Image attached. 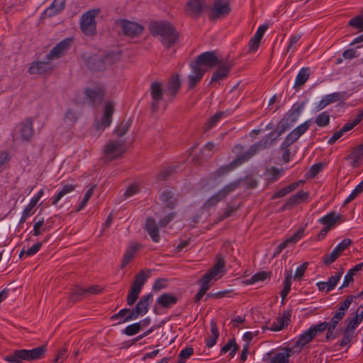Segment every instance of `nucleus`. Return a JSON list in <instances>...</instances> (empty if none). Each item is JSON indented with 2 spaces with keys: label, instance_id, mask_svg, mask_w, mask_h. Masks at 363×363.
I'll use <instances>...</instances> for the list:
<instances>
[{
  "label": "nucleus",
  "instance_id": "nucleus-5",
  "mask_svg": "<svg viewBox=\"0 0 363 363\" xmlns=\"http://www.w3.org/2000/svg\"><path fill=\"white\" fill-rule=\"evenodd\" d=\"M115 26L120 29L125 35L130 38L138 37L144 30V27L142 25L125 19L117 20L115 22Z\"/></svg>",
  "mask_w": 363,
  "mask_h": 363
},
{
  "label": "nucleus",
  "instance_id": "nucleus-53",
  "mask_svg": "<svg viewBox=\"0 0 363 363\" xmlns=\"http://www.w3.org/2000/svg\"><path fill=\"white\" fill-rule=\"evenodd\" d=\"M199 284L201 286L200 290L195 296V301L199 302L205 295L206 291L210 289V284L200 279Z\"/></svg>",
  "mask_w": 363,
  "mask_h": 363
},
{
  "label": "nucleus",
  "instance_id": "nucleus-10",
  "mask_svg": "<svg viewBox=\"0 0 363 363\" xmlns=\"http://www.w3.org/2000/svg\"><path fill=\"white\" fill-rule=\"evenodd\" d=\"M225 262L223 257L216 256V263L213 266L201 277V280L209 284L213 279L217 280L221 278L225 274Z\"/></svg>",
  "mask_w": 363,
  "mask_h": 363
},
{
  "label": "nucleus",
  "instance_id": "nucleus-21",
  "mask_svg": "<svg viewBox=\"0 0 363 363\" xmlns=\"http://www.w3.org/2000/svg\"><path fill=\"white\" fill-rule=\"evenodd\" d=\"M182 83L178 74H173L168 81L167 83V96H169V99L172 101L179 90L180 89Z\"/></svg>",
  "mask_w": 363,
  "mask_h": 363
},
{
  "label": "nucleus",
  "instance_id": "nucleus-52",
  "mask_svg": "<svg viewBox=\"0 0 363 363\" xmlns=\"http://www.w3.org/2000/svg\"><path fill=\"white\" fill-rule=\"evenodd\" d=\"M140 291H141L139 289H137L132 286L130 287L127 297L128 305L133 306L135 303L140 294Z\"/></svg>",
  "mask_w": 363,
  "mask_h": 363
},
{
  "label": "nucleus",
  "instance_id": "nucleus-33",
  "mask_svg": "<svg viewBox=\"0 0 363 363\" xmlns=\"http://www.w3.org/2000/svg\"><path fill=\"white\" fill-rule=\"evenodd\" d=\"M140 248H141V245H140V244H138V243L130 244V245L128 247V248L124 254V256H123V260L121 262V267L122 269H123L126 267V265L135 257L138 250Z\"/></svg>",
  "mask_w": 363,
  "mask_h": 363
},
{
  "label": "nucleus",
  "instance_id": "nucleus-50",
  "mask_svg": "<svg viewBox=\"0 0 363 363\" xmlns=\"http://www.w3.org/2000/svg\"><path fill=\"white\" fill-rule=\"evenodd\" d=\"M330 119V114L326 111H323L316 116L315 123L319 127H325L329 124Z\"/></svg>",
  "mask_w": 363,
  "mask_h": 363
},
{
  "label": "nucleus",
  "instance_id": "nucleus-46",
  "mask_svg": "<svg viewBox=\"0 0 363 363\" xmlns=\"http://www.w3.org/2000/svg\"><path fill=\"white\" fill-rule=\"evenodd\" d=\"M147 277L148 275L143 271H140L135 276V279L131 286L141 291Z\"/></svg>",
  "mask_w": 363,
  "mask_h": 363
},
{
  "label": "nucleus",
  "instance_id": "nucleus-39",
  "mask_svg": "<svg viewBox=\"0 0 363 363\" xmlns=\"http://www.w3.org/2000/svg\"><path fill=\"white\" fill-rule=\"evenodd\" d=\"M310 76V69L308 67H303L298 73L294 87H299L303 86L308 79Z\"/></svg>",
  "mask_w": 363,
  "mask_h": 363
},
{
  "label": "nucleus",
  "instance_id": "nucleus-49",
  "mask_svg": "<svg viewBox=\"0 0 363 363\" xmlns=\"http://www.w3.org/2000/svg\"><path fill=\"white\" fill-rule=\"evenodd\" d=\"M363 119V109L360 110L356 118L350 123H347L340 129L343 134L355 127Z\"/></svg>",
  "mask_w": 363,
  "mask_h": 363
},
{
  "label": "nucleus",
  "instance_id": "nucleus-34",
  "mask_svg": "<svg viewBox=\"0 0 363 363\" xmlns=\"http://www.w3.org/2000/svg\"><path fill=\"white\" fill-rule=\"evenodd\" d=\"M86 94L91 102H100L104 99V91L102 87L96 86L86 89Z\"/></svg>",
  "mask_w": 363,
  "mask_h": 363
},
{
  "label": "nucleus",
  "instance_id": "nucleus-16",
  "mask_svg": "<svg viewBox=\"0 0 363 363\" xmlns=\"http://www.w3.org/2000/svg\"><path fill=\"white\" fill-rule=\"evenodd\" d=\"M33 134L32 122L26 120L19 123L15 128L14 135L16 138L24 141L29 140Z\"/></svg>",
  "mask_w": 363,
  "mask_h": 363
},
{
  "label": "nucleus",
  "instance_id": "nucleus-37",
  "mask_svg": "<svg viewBox=\"0 0 363 363\" xmlns=\"http://www.w3.org/2000/svg\"><path fill=\"white\" fill-rule=\"evenodd\" d=\"M219 336V332L217 327V324L215 321L211 320V334L206 339V346L208 347H213L217 341Z\"/></svg>",
  "mask_w": 363,
  "mask_h": 363
},
{
  "label": "nucleus",
  "instance_id": "nucleus-13",
  "mask_svg": "<svg viewBox=\"0 0 363 363\" xmlns=\"http://www.w3.org/2000/svg\"><path fill=\"white\" fill-rule=\"evenodd\" d=\"M114 111V105L112 101H108L105 104L104 115L100 120L96 121L94 128L96 130H104L109 127L111 123V118Z\"/></svg>",
  "mask_w": 363,
  "mask_h": 363
},
{
  "label": "nucleus",
  "instance_id": "nucleus-18",
  "mask_svg": "<svg viewBox=\"0 0 363 363\" xmlns=\"http://www.w3.org/2000/svg\"><path fill=\"white\" fill-rule=\"evenodd\" d=\"M206 6V0H189L186 4L185 11L192 18L199 17Z\"/></svg>",
  "mask_w": 363,
  "mask_h": 363
},
{
  "label": "nucleus",
  "instance_id": "nucleus-61",
  "mask_svg": "<svg viewBox=\"0 0 363 363\" xmlns=\"http://www.w3.org/2000/svg\"><path fill=\"white\" fill-rule=\"evenodd\" d=\"M174 172V169L172 167H167L164 168L157 175V179L160 181L166 179L170 174Z\"/></svg>",
  "mask_w": 363,
  "mask_h": 363
},
{
  "label": "nucleus",
  "instance_id": "nucleus-4",
  "mask_svg": "<svg viewBox=\"0 0 363 363\" xmlns=\"http://www.w3.org/2000/svg\"><path fill=\"white\" fill-rule=\"evenodd\" d=\"M263 148H264V145L261 143L252 145L247 152L238 157L228 165L220 167L217 171L218 174L223 175L235 169L236 167L248 161L257 152L258 150Z\"/></svg>",
  "mask_w": 363,
  "mask_h": 363
},
{
  "label": "nucleus",
  "instance_id": "nucleus-60",
  "mask_svg": "<svg viewBox=\"0 0 363 363\" xmlns=\"http://www.w3.org/2000/svg\"><path fill=\"white\" fill-rule=\"evenodd\" d=\"M140 330V325L138 323L127 326L124 330V333L128 336L137 334Z\"/></svg>",
  "mask_w": 363,
  "mask_h": 363
},
{
  "label": "nucleus",
  "instance_id": "nucleus-17",
  "mask_svg": "<svg viewBox=\"0 0 363 363\" xmlns=\"http://www.w3.org/2000/svg\"><path fill=\"white\" fill-rule=\"evenodd\" d=\"M311 121L308 120L294 129L285 138L284 141L283 142V147H289L294 142H296L304 133L308 130Z\"/></svg>",
  "mask_w": 363,
  "mask_h": 363
},
{
  "label": "nucleus",
  "instance_id": "nucleus-36",
  "mask_svg": "<svg viewBox=\"0 0 363 363\" xmlns=\"http://www.w3.org/2000/svg\"><path fill=\"white\" fill-rule=\"evenodd\" d=\"M177 301V298L174 295L167 293L162 294L157 300V303L164 308H169Z\"/></svg>",
  "mask_w": 363,
  "mask_h": 363
},
{
  "label": "nucleus",
  "instance_id": "nucleus-8",
  "mask_svg": "<svg viewBox=\"0 0 363 363\" xmlns=\"http://www.w3.org/2000/svg\"><path fill=\"white\" fill-rule=\"evenodd\" d=\"M242 179L234 181L221 189L218 193L210 197L205 203V206L210 208L223 200L229 194L238 188L242 183Z\"/></svg>",
  "mask_w": 363,
  "mask_h": 363
},
{
  "label": "nucleus",
  "instance_id": "nucleus-23",
  "mask_svg": "<svg viewBox=\"0 0 363 363\" xmlns=\"http://www.w3.org/2000/svg\"><path fill=\"white\" fill-rule=\"evenodd\" d=\"M220 60H218L213 52H206L200 55L196 60L195 65H205L210 67H215Z\"/></svg>",
  "mask_w": 363,
  "mask_h": 363
},
{
  "label": "nucleus",
  "instance_id": "nucleus-47",
  "mask_svg": "<svg viewBox=\"0 0 363 363\" xmlns=\"http://www.w3.org/2000/svg\"><path fill=\"white\" fill-rule=\"evenodd\" d=\"M291 286V272L287 271L285 273L284 286V289L281 291V296L282 299H284L289 294Z\"/></svg>",
  "mask_w": 363,
  "mask_h": 363
},
{
  "label": "nucleus",
  "instance_id": "nucleus-1",
  "mask_svg": "<svg viewBox=\"0 0 363 363\" xmlns=\"http://www.w3.org/2000/svg\"><path fill=\"white\" fill-rule=\"evenodd\" d=\"M150 30L153 36L158 37L162 44L169 49L179 41V33L169 22H153L150 25Z\"/></svg>",
  "mask_w": 363,
  "mask_h": 363
},
{
  "label": "nucleus",
  "instance_id": "nucleus-2",
  "mask_svg": "<svg viewBox=\"0 0 363 363\" xmlns=\"http://www.w3.org/2000/svg\"><path fill=\"white\" fill-rule=\"evenodd\" d=\"M127 139H111L104 147V157L106 160H113L123 157L127 152Z\"/></svg>",
  "mask_w": 363,
  "mask_h": 363
},
{
  "label": "nucleus",
  "instance_id": "nucleus-43",
  "mask_svg": "<svg viewBox=\"0 0 363 363\" xmlns=\"http://www.w3.org/2000/svg\"><path fill=\"white\" fill-rule=\"evenodd\" d=\"M75 186L72 184L65 185L62 189L52 199H50L52 205H56L57 202L66 194L74 190Z\"/></svg>",
  "mask_w": 363,
  "mask_h": 363
},
{
  "label": "nucleus",
  "instance_id": "nucleus-44",
  "mask_svg": "<svg viewBox=\"0 0 363 363\" xmlns=\"http://www.w3.org/2000/svg\"><path fill=\"white\" fill-rule=\"evenodd\" d=\"M160 199L169 208H174L177 203V199L174 198L173 194L170 191H164L161 194Z\"/></svg>",
  "mask_w": 363,
  "mask_h": 363
},
{
  "label": "nucleus",
  "instance_id": "nucleus-55",
  "mask_svg": "<svg viewBox=\"0 0 363 363\" xmlns=\"http://www.w3.org/2000/svg\"><path fill=\"white\" fill-rule=\"evenodd\" d=\"M348 25L351 27L363 31V16L359 15L350 20Z\"/></svg>",
  "mask_w": 363,
  "mask_h": 363
},
{
  "label": "nucleus",
  "instance_id": "nucleus-6",
  "mask_svg": "<svg viewBox=\"0 0 363 363\" xmlns=\"http://www.w3.org/2000/svg\"><path fill=\"white\" fill-rule=\"evenodd\" d=\"M99 13V9H93L82 15L80 21V28L85 35L91 36L95 35L96 26L95 18Z\"/></svg>",
  "mask_w": 363,
  "mask_h": 363
},
{
  "label": "nucleus",
  "instance_id": "nucleus-59",
  "mask_svg": "<svg viewBox=\"0 0 363 363\" xmlns=\"http://www.w3.org/2000/svg\"><path fill=\"white\" fill-rule=\"evenodd\" d=\"M268 277V274L265 272H260L254 274L250 279L247 281L248 284H252L255 282L263 281Z\"/></svg>",
  "mask_w": 363,
  "mask_h": 363
},
{
  "label": "nucleus",
  "instance_id": "nucleus-30",
  "mask_svg": "<svg viewBox=\"0 0 363 363\" xmlns=\"http://www.w3.org/2000/svg\"><path fill=\"white\" fill-rule=\"evenodd\" d=\"M342 98V94L339 92H335L325 96L316 105L315 111H320L327 106L340 101Z\"/></svg>",
  "mask_w": 363,
  "mask_h": 363
},
{
  "label": "nucleus",
  "instance_id": "nucleus-3",
  "mask_svg": "<svg viewBox=\"0 0 363 363\" xmlns=\"http://www.w3.org/2000/svg\"><path fill=\"white\" fill-rule=\"evenodd\" d=\"M44 347H36L33 350H17L12 354L4 357V360L12 363H21L23 361H33L43 356Z\"/></svg>",
  "mask_w": 363,
  "mask_h": 363
},
{
  "label": "nucleus",
  "instance_id": "nucleus-64",
  "mask_svg": "<svg viewBox=\"0 0 363 363\" xmlns=\"http://www.w3.org/2000/svg\"><path fill=\"white\" fill-rule=\"evenodd\" d=\"M352 243V240L349 238L344 239L340 243L338 244L336 247H335V250L337 251L339 254H342V252L347 248Z\"/></svg>",
  "mask_w": 363,
  "mask_h": 363
},
{
  "label": "nucleus",
  "instance_id": "nucleus-14",
  "mask_svg": "<svg viewBox=\"0 0 363 363\" xmlns=\"http://www.w3.org/2000/svg\"><path fill=\"white\" fill-rule=\"evenodd\" d=\"M114 111V105L112 101H108L105 104L104 115L100 120L96 121L94 128L96 130H104L109 127L111 123V118Z\"/></svg>",
  "mask_w": 363,
  "mask_h": 363
},
{
  "label": "nucleus",
  "instance_id": "nucleus-38",
  "mask_svg": "<svg viewBox=\"0 0 363 363\" xmlns=\"http://www.w3.org/2000/svg\"><path fill=\"white\" fill-rule=\"evenodd\" d=\"M340 218V216L337 215L335 212H331L328 213L326 216L320 218L319 219V222L325 225L326 228L331 229L333 228L337 220Z\"/></svg>",
  "mask_w": 363,
  "mask_h": 363
},
{
  "label": "nucleus",
  "instance_id": "nucleus-31",
  "mask_svg": "<svg viewBox=\"0 0 363 363\" xmlns=\"http://www.w3.org/2000/svg\"><path fill=\"white\" fill-rule=\"evenodd\" d=\"M131 122L130 119L123 120L114 129L113 135L116 137L114 139H127L125 135H127Z\"/></svg>",
  "mask_w": 363,
  "mask_h": 363
},
{
  "label": "nucleus",
  "instance_id": "nucleus-19",
  "mask_svg": "<svg viewBox=\"0 0 363 363\" xmlns=\"http://www.w3.org/2000/svg\"><path fill=\"white\" fill-rule=\"evenodd\" d=\"M217 65L218 67L212 75L211 79V83L218 82L225 79L233 66V64L228 61H220Z\"/></svg>",
  "mask_w": 363,
  "mask_h": 363
},
{
  "label": "nucleus",
  "instance_id": "nucleus-9",
  "mask_svg": "<svg viewBox=\"0 0 363 363\" xmlns=\"http://www.w3.org/2000/svg\"><path fill=\"white\" fill-rule=\"evenodd\" d=\"M230 0H215L210 12L211 21H217L225 18L230 13Z\"/></svg>",
  "mask_w": 363,
  "mask_h": 363
},
{
  "label": "nucleus",
  "instance_id": "nucleus-7",
  "mask_svg": "<svg viewBox=\"0 0 363 363\" xmlns=\"http://www.w3.org/2000/svg\"><path fill=\"white\" fill-rule=\"evenodd\" d=\"M153 300L152 294L143 296L136 304L135 307L125 318L124 322L134 320L140 315L146 314L149 310V306Z\"/></svg>",
  "mask_w": 363,
  "mask_h": 363
},
{
  "label": "nucleus",
  "instance_id": "nucleus-12",
  "mask_svg": "<svg viewBox=\"0 0 363 363\" xmlns=\"http://www.w3.org/2000/svg\"><path fill=\"white\" fill-rule=\"evenodd\" d=\"M325 324H318L311 326L304 333L300 335L298 340L296 342L294 347L302 348L308 343L311 342L312 340L317 336L318 334L323 332V329L325 328Z\"/></svg>",
  "mask_w": 363,
  "mask_h": 363
},
{
  "label": "nucleus",
  "instance_id": "nucleus-28",
  "mask_svg": "<svg viewBox=\"0 0 363 363\" xmlns=\"http://www.w3.org/2000/svg\"><path fill=\"white\" fill-rule=\"evenodd\" d=\"M308 197V193L303 191H298L296 194L289 198L283 206V209L290 208L304 202Z\"/></svg>",
  "mask_w": 363,
  "mask_h": 363
},
{
  "label": "nucleus",
  "instance_id": "nucleus-48",
  "mask_svg": "<svg viewBox=\"0 0 363 363\" xmlns=\"http://www.w3.org/2000/svg\"><path fill=\"white\" fill-rule=\"evenodd\" d=\"M223 114H224L223 112H218L215 115H213L212 117H211L208 119V121L206 123L204 128H203V131L207 132L209 130H211L213 127H214L216 125V123H218V121H219L220 119L222 118Z\"/></svg>",
  "mask_w": 363,
  "mask_h": 363
},
{
  "label": "nucleus",
  "instance_id": "nucleus-54",
  "mask_svg": "<svg viewBox=\"0 0 363 363\" xmlns=\"http://www.w3.org/2000/svg\"><path fill=\"white\" fill-rule=\"evenodd\" d=\"M199 284L201 286L200 290L195 296V301L199 302L205 295L206 291L210 289V284L200 279Z\"/></svg>",
  "mask_w": 363,
  "mask_h": 363
},
{
  "label": "nucleus",
  "instance_id": "nucleus-32",
  "mask_svg": "<svg viewBox=\"0 0 363 363\" xmlns=\"http://www.w3.org/2000/svg\"><path fill=\"white\" fill-rule=\"evenodd\" d=\"M291 313L289 311H284L283 313L277 317L272 325L270 330L272 331H279L282 330L290 321Z\"/></svg>",
  "mask_w": 363,
  "mask_h": 363
},
{
  "label": "nucleus",
  "instance_id": "nucleus-35",
  "mask_svg": "<svg viewBox=\"0 0 363 363\" xmlns=\"http://www.w3.org/2000/svg\"><path fill=\"white\" fill-rule=\"evenodd\" d=\"M146 230L154 242L160 240L159 230L155 219L148 218L146 220Z\"/></svg>",
  "mask_w": 363,
  "mask_h": 363
},
{
  "label": "nucleus",
  "instance_id": "nucleus-41",
  "mask_svg": "<svg viewBox=\"0 0 363 363\" xmlns=\"http://www.w3.org/2000/svg\"><path fill=\"white\" fill-rule=\"evenodd\" d=\"M357 296H348L343 302H342L339 306L338 310L335 313V315H340V318H343L345 315L346 311L349 308L350 306L352 303L354 298Z\"/></svg>",
  "mask_w": 363,
  "mask_h": 363
},
{
  "label": "nucleus",
  "instance_id": "nucleus-22",
  "mask_svg": "<svg viewBox=\"0 0 363 363\" xmlns=\"http://www.w3.org/2000/svg\"><path fill=\"white\" fill-rule=\"evenodd\" d=\"M47 17L61 13L65 8L66 0H47Z\"/></svg>",
  "mask_w": 363,
  "mask_h": 363
},
{
  "label": "nucleus",
  "instance_id": "nucleus-63",
  "mask_svg": "<svg viewBox=\"0 0 363 363\" xmlns=\"http://www.w3.org/2000/svg\"><path fill=\"white\" fill-rule=\"evenodd\" d=\"M86 295L87 291H86V289L77 288L72 294L71 298L73 300V301H77L80 298L81 296H85Z\"/></svg>",
  "mask_w": 363,
  "mask_h": 363
},
{
  "label": "nucleus",
  "instance_id": "nucleus-58",
  "mask_svg": "<svg viewBox=\"0 0 363 363\" xmlns=\"http://www.w3.org/2000/svg\"><path fill=\"white\" fill-rule=\"evenodd\" d=\"M341 255L336 251V250H333L330 254L325 255L323 257V262L328 265L333 262H334Z\"/></svg>",
  "mask_w": 363,
  "mask_h": 363
},
{
  "label": "nucleus",
  "instance_id": "nucleus-57",
  "mask_svg": "<svg viewBox=\"0 0 363 363\" xmlns=\"http://www.w3.org/2000/svg\"><path fill=\"white\" fill-rule=\"evenodd\" d=\"M343 274V269H340L338 272H337L335 275L330 277L328 280V284H329V289H333L337 282L340 281Z\"/></svg>",
  "mask_w": 363,
  "mask_h": 363
},
{
  "label": "nucleus",
  "instance_id": "nucleus-56",
  "mask_svg": "<svg viewBox=\"0 0 363 363\" xmlns=\"http://www.w3.org/2000/svg\"><path fill=\"white\" fill-rule=\"evenodd\" d=\"M342 320V318H340V315H333V318H332V322L330 323L326 322V321H324L323 323H320V324H325L326 325H325V328L323 329V331H325L326 329L328 330H330V331H332V332H334L335 329L336 328L337 324L339 323V322Z\"/></svg>",
  "mask_w": 363,
  "mask_h": 363
},
{
  "label": "nucleus",
  "instance_id": "nucleus-26",
  "mask_svg": "<svg viewBox=\"0 0 363 363\" xmlns=\"http://www.w3.org/2000/svg\"><path fill=\"white\" fill-rule=\"evenodd\" d=\"M71 39H65L58 43L50 52V55L48 56V59H57L60 57L65 52H66L71 44Z\"/></svg>",
  "mask_w": 363,
  "mask_h": 363
},
{
  "label": "nucleus",
  "instance_id": "nucleus-20",
  "mask_svg": "<svg viewBox=\"0 0 363 363\" xmlns=\"http://www.w3.org/2000/svg\"><path fill=\"white\" fill-rule=\"evenodd\" d=\"M363 320V306H360L355 313V315L352 318H348L345 320L347 326L345 331L354 335L355 329L362 322Z\"/></svg>",
  "mask_w": 363,
  "mask_h": 363
},
{
  "label": "nucleus",
  "instance_id": "nucleus-29",
  "mask_svg": "<svg viewBox=\"0 0 363 363\" xmlns=\"http://www.w3.org/2000/svg\"><path fill=\"white\" fill-rule=\"evenodd\" d=\"M345 159L350 161L352 167H358L360 161L363 159V144L353 148L351 153Z\"/></svg>",
  "mask_w": 363,
  "mask_h": 363
},
{
  "label": "nucleus",
  "instance_id": "nucleus-40",
  "mask_svg": "<svg viewBox=\"0 0 363 363\" xmlns=\"http://www.w3.org/2000/svg\"><path fill=\"white\" fill-rule=\"evenodd\" d=\"M45 70V63L40 61L33 62L28 69V72L33 76H38L44 73Z\"/></svg>",
  "mask_w": 363,
  "mask_h": 363
},
{
  "label": "nucleus",
  "instance_id": "nucleus-45",
  "mask_svg": "<svg viewBox=\"0 0 363 363\" xmlns=\"http://www.w3.org/2000/svg\"><path fill=\"white\" fill-rule=\"evenodd\" d=\"M284 169H278L277 167H272L271 168L267 169L265 174L267 177L269 182H273L277 180L284 173Z\"/></svg>",
  "mask_w": 363,
  "mask_h": 363
},
{
  "label": "nucleus",
  "instance_id": "nucleus-11",
  "mask_svg": "<svg viewBox=\"0 0 363 363\" xmlns=\"http://www.w3.org/2000/svg\"><path fill=\"white\" fill-rule=\"evenodd\" d=\"M151 96L150 108L152 112L158 111L160 104L164 100V91L162 85L159 82H154L150 87Z\"/></svg>",
  "mask_w": 363,
  "mask_h": 363
},
{
  "label": "nucleus",
  "instance_id": "nucleus-51",
  "mask_svg": "<svg viewBox=\"0 0 363 363\" xmlns=\"http://www.w3.org/2000/svg\"><path fill=\"white\" fill-rule=\"evenodd\" d=\"M238 348V346L235 343V340H231L222 347L221 352L226 353L227 352L230 351L229 355L230 358H232L235 355Z\"/></svg>",
  "mask_w": 363,
  "mask_h": 363
},
{
  "label": "nucleus",
  "instance_id": "nucleus-15",
  "mask_svg": "<svg viewBox=\"0 0 363 363\" xmlns=\"http://www.w3.org/2000/svg\"><path fill=\"white\" fill-rule=\"evenodd\" d=\"M294 347H282L277 351L267 354V363H289V358L293 354Z\"/></svg>",
  "mask_w": 363,
  "mask_h": 363
},
{
  "label": "nucleus",
  "instance_id": "nucleus-27",
  "mask_svg": "<svg viewBox=\"0 0 363 363\" xmlns=\"http://www.w3.org/2000/svg\"><path fill=\"white\" fill-rule=\"evenodd\" d=\"M304 230V228H300L293 235L281 242L277 247L276 254L279 255L289 245L295 244L300 240L303 236Z\"/></svg>",
  "mask_w": 363,
  "mask_h": 363
},
{
  "label": "nucleus",
  "instance_id": "nucleus-25",
  "mask_svg": "<svg viewBox=\"0 0 363 363\" xmlns=\"http://www.w3.org/2000/svg\"><path fill=\"white\" fill-rule=\"evenodd\" d=\"M267 29V26L262 25L259 26L253 38H252L249 42L248 51L250 52H255L261 43V40L264 34V32Z\"/></svg>",
  "mask_w": 363,
  "mask_h": 363
},
{
  "label": "nucleus",
  "instance_id": "nucleus-62",
  "mask_svg": "<svg viewBox=\"0 0 363 363\" xmlns=\"http://www.w3.org/2000/svg\"><path fill=\"white\" fill-rule=\"evenodd\" d=\"M308 266V262H303L300 267H298L295 272V274L294 276V279H300L303 276L305 272L307 269V267Z\"/></svg>",
  "mask_w": 363,
  "mask_h": 363
},
{
  "label": "nucleus",
  "instance_id": "nucleus-24",
  "mask_svg": "<svg viewBox=\"0 0 363 363\" xmlns=\"http://www.w3.org/2000/svg\"><path fill=\"white\" fill-rule=\"evenodd\" d=\"M192 72L188 77L189 89H193L202 79L204 71L199 66V65H191Z\"/></svg>",
  "mask_w": 363,
  "mask_h": 363
},
{
  "label": "nucleus",
  "instance_id": "nucleus-42",
  "mask_svg": "<svg viewBox=\"0 0 363 363\" xmlns=\"http://www.w3.org/2000/svg\"><path fill=\"white\" fill-rule=\"evenodd\" d=\"M303 182V181H299L297 182H295L294 184H290L289 186L284 187L280 190H279L277 192L273 194L272 196V199H276L278 198L284 197L288 194L296 190L298 186H299V184Z\"/></svg>",
  "mask_w": 363,
  "mask_h": 363
}]
</instances>
